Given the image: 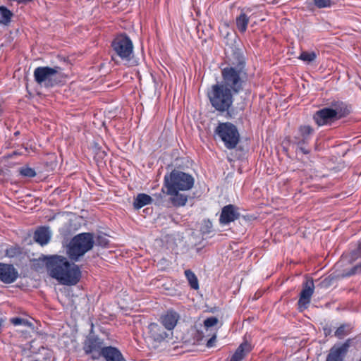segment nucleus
<instances>
[{"mask_svg":"<svg viewBox=\"0 0 361 361\" xmlns=\"http://www.w3.org/2000/svg\"><path fill=\"white\" fill-rule=\"evenodd\" d=\"M194 181L191 175L177 170H173L164 176V186L166 189V193L171 196L170 202L174 207H180L186 204L188 195L180 192L190 190L194 185Z\"/></svg>","mask_w":361,"mask_h":361,"instance_id":"nucleus-1","label":"nucleus"},{"mask_svg":"<svg viewBox=\"0 0 361 361\" xmlns=\"http://www.w3.org/2000/svg\"><path fill=\"white\" fill-rule=\"evenodd\" d=\"M47 267L49 276L63 285H75L81 277L79 267L73 263H70L62 256L49 257L47 259Z\"/></svg>","mask_w":361,"mask_h":361,"instance_id":"nucleus-2","label":"nucleus"},{"mask_svg":"<svg viewBox=\"0 0 361 361\" xmlns=\"http://www.w3.org/2000/svg\"><path fill=\"white\" fill-rule=\"evenodd\" d=\"M231 90L219 83L213 85L207 93L212 106L217 111L224 112L231 106L233 99Z\"/></svg>","mask_w":361,"mask_h":361,"instance_id":"nucleus-3","label":"nucleus"},{"mask_svg":"<svg viewBox=\"0 0 361 361\" xmlns=\"http://www.w3.org/2000/svg\"><path fill=\"white\" fill-rule=\"evenodd\" d=\"M94 244V240L92 233H82L72 238L67 252L71 259L77 261L80 257L90 250Z\"/></svg>","mask_w":361,"mask_h":361,"instance_id":"nucleus-4","label":"nucleus"},{"mask_svg":"<svg viewBox=\"0 0 361 361\" xmlns=\"http://www.w3.org/2000/svg\"><path fill=\"white\" fill-rule=\"evenodd\" d=\"M116 56H118L125 65H134L133 44L126 35H118L111 44Z\"/></svg>","mask_w":361,"mask_h":361,"instance_id":"nucleus-5","label":"nucleus"},{"mask_svg":"<svg viewBox=\"0 0 361 361\" xmlns=\"http://www.w3.org/2000/svg\"><path fill=\"white\" fill-rule=\"evenodd\" d=\"M61 73V68L59 66H39L34 70L33 76L38 85L47 88L59 82Z\"/></svg>","mask_w":361,"mask_h":361,"instance_id":"nucleus-6","label":"nucleus"},{"mask_svg":"<svg viewBox=\"0 0 361 361\" xmlns=\"http://www.w3.org/2000/svg\"><path fill=\"white\" fill-rule=\"evenodd\" d=\"M214 133L228 149H235L240 142L238 128L230 122L219 123L214 130Z\"/></svg>","mask_w":361,"mask_h":361,"instance_id":"nucleus-7","label":"nucleus"},{"mask_svg":"<svg viewBox=\"0 0 361 361\" xmlns=\"http://www.w3.org/2000/svg\"><path fill=\"white\" fill-rule=\"evenodd\" d=\"M243 74L245 73L241 68H224L221 71L222 81L219 84L228 88V90H231V92L234 94H238L243 89Z\"/></svg>","mask_w":361,"mask_h":361,"instance_id":"nucleus-8","label":"nucleus"},{"mask_svg":"<svg viewBox=\"0 0 361 361\" xmlns=\"http://www.w3.org/2000/svg\"><path fill=\"white\" fill-rule=\"evenodd\" d=\"M313 133L314 129L310 126H300L299 127L298 134L293 137L292 140V145L295 147L297 154H308L310 153L308 145Z\"/></svg>","mask_w":361,"mask_h":361,"instance_id":"nucleus-9","label":"nucleus"},{"mask_svg":"<svg viewBox=\"0 0 361 361\" xmlns=\"http://www.w3.org/2000/svg\"><path fill=\"white\" fill-rule=\"evenodd\" d=\"M360 255L361 242L357 250L353 251L350 255L342 256L341 260L338 262L337 265L339 267L350 266V267H346L343 270L342 276H350L361 272V259L356 262L355 264H353Z\"/></svg>","mask_w":361,"mask_h":361,"instance_id":"nucleus-10","label":"nucleus"},{"mask_svg":"<svg viewBox=\"0 0 361 361\" xmlns=\"http://www.w3.org/2000/svg\"><path fill=\"white\" fill-rule=\"evenodd\" d=\"M339 113L340 111L338 109L326 107L316 111L313 119L319 126L331 124L341 118V116H338Z\"/></svg>","mask_w":361,"mask_h":361,"instance_id":"nucleus-11","label":"nucleus"},{"mask_svg":"<svg viewBox=\"0 0 361 361\" xmlns=\"http://www.w3.org/2000/svg\"><path fill=\"white\" fill-rule=\"evenodd\" d=\"M314 284L312 279H307L302 283V288L298 302V308L302 311L307 308L314 293Z\"/></svg>","mask_w":361,"mask_h":361,"instance_id":"nucleus-12","label":"nucleus"},{"mask_svg":"<svg viewBox=\"0 0 361 361\" xmlns=\"http://www.w3.org/2000/svg\"><path fill=\"white\" fill-rule=\"evenodd\" d=\"M103 341L97 336H90L85 342L84 350L87 354H92L93 359L101 357Z\"/></svg>","mask_w":361,"mask_h":361,"instance_id":"nucleus-13","label":"nucleus"},{"mask_svg":"<svg viewBox=\"0 0 361 361\" xmlns=\"http://www.w3.org/2000/svg\"><path fill=\"white\" fill-rule=\"evenodd\" d=\"M350 339L339 345H334L329 350L326 361H343L350 346Z\"/></svg>","mask_w":361,"mask_h":361,"instance_id":"nucleus-14","label":"nucleus"},{"mask_svg":"<svg viewBox=\"0 0 361 361\" xmlns=\"http://www.w3.org/2000/svg\"><path fill=\"white\" fill-rule=\"evenodd\" d=\"M18 277V271L12 264L0 262V281L11 283Z\"/></svg>","mask_w":361,"mask_h":361,"instance_id":"nucleus-15","label":"nucleus"},{"mask_svg":"<svg viewBox=\"0 0 361 361\" xmlns=\"http://www.w3.org/2000/svg\"><path fill=\"white\" fill-rule=\"evenodd\" d=\"M239 216L240 214L238 212V208L233 204H228L221 209L219 223L221 225H227L238 219Z\"/></svg>","mask_w":361,"mask_h":361,"instance_id":"nucleus-16","label":"nucleus"},{"mask_svg":"<svg viewBox=\"0 0 361 361\" xmlns=\"http://www.w3.org/2000/svg\"><path fill=\"white\" fill-rule=\"evenodd\" d=\"M179 319L180 315L178 312L173 310H169L161 316L160 322L166 329L171 331L176 327Z\"/></svg>","mask_w":361,"mask_h":361,"instance_id":"nucleus-17","label":"nucleus"},{"mask_svg":"<svg viewBox=\"0 0 361 361\" xmlns=\"http://www.w3.org/2000/svg\"><path fill=\"white\" fill-rule=\"evenodd\" d=\"M149 337L156 342H161L168 337V334L163 328L156 323H151L148 326Z\"/></svg>","mask_w":361,"mask_h":361,"instance_id":"nucleus-18","label":"nucleus"},{"mask_svg":"<svg viewBox=\"0 0 361 361\" xmlns=\"http://www.w3.org/2000/svg\"><path fill=\"white\" fill-rule=\"evenodd\" d=\"M101 356L104 357L106 361H126L121 353L114 347H104L102 349Z\"/></svg>","mask_w":361,"mask_h":361,"instance_id":"nucleus-19","label":"nucleus"},{"mask_svg":"<svg viewBox=\"0 0 361 361\" xmlns=\"http://www.w3.org/2000/svg\"><path fill=\"white\" fill-rule=\"evenodd\" d=\"M51 233L48 228L40 227L34 233L35 240L41 245H47L50 240Z\"/></svg>","mask_w":361,"mask_h":361,"instance_id":"nucleus-20","label":"nucleus"},{"mask_svg":"<svg viewBox=\"0 0 361 361\" xmlns=\"http://www.w3.org/2000/svg\"><path fill=\"white\" fill-rule=\"evenodd\" d=\"M250 350V345L247 342L243 343L232 355L230 361H241Z\"/></svg>","mask_w":361,"mask_h":361,"instance_id":"nucleus-21","label":"nucleus"},{"mask_svg":"<svg viewBox=\"0 0 361 361\" xmlns=\"http://www.w3.org/2000/svg\"><path fill=\"white\" fill-rule=\"evenodd\" d=\"M152 202V198L145 193H140L135 198L133 207L136 209H139L142 207L149 204Z\"/></svg>","mask_w":361,"mask_h":361,"instance_id":"nucleus-22","label":"nucleus"},{"mask_svg":"<svg viewBox=\"0 0 361 361\" xmlns=\"http://www.w3.org/2000/svg\"><path fill=\"white\" fill-rule=\"evenodd\" d=\"M249 23V17L245 13H241L235 19L236 27L241 33H245Z\"/></svg>","mask_w":361,"mask_h":361,"instance_id":"nucleus-23","label":"nucleus"},{"mask_svg":"<svg viewBox=\"0 0 361 361\" xmlns=\"http://www.w3.org/2000/svg\"><path fill=\"white\" fill-rule=\"evenodd\" d=\"M13 17V13L4 6H0V25H8Z\"/></svg>","mask_w":361,"mask_h":361,"instance_id":"nucleus-24","label":"nucleus"},{"mask_svg":"<svg viewBox=\"0 0 361 361\" xmlns=\"http://www.w3.org/2000/svg\"><path fill=\"white\" fill-rule=\"evenodd\" d=\"M185 275L190 287L194 290H197L199 288V283L195 274L191 270L187 269L185 271Z\"/></svg>","mask_w":361,"mask_h":361,"instance_id":"nucleus-25","label":"nucleus"},{"mask_svg":"<svg viewBox=\"0 0 361 361\" xmlns=\"http://www.w3.org/2000/svg\"><path fill=\"white\" fill-rule=\"evenodd\" d=\"M38 353L42 357L39 361H54V353L51 349L42 347Z\"/></svg>","mask_w":361,"mask_h":361,"instance_id":"nucleus-26","label":"nucleus"},{"mask_svg":"<svg viewBox=\"0 0 361 361\" xmlns=\"http://www.w3.org/2000/svg\"><path fill=\"white\" fill-rule=\"evenodd\" d=\"M352 327L350 324H343L335 331V336L339 339L344 338L350 334Z\"/></svg>","mask_w":361,"mask_h":361,"instance_id":"nucleus-27","label":"nucleus"},{"mask_svg":"<svg viewBox=\"0 0 361 361\" xmlns=\"http://www.w3.org/2000/svg\"><path fill=\"white\" fill-rule=\"evenodd\" d=\"M22 254V249L18 245L10 246L6 250V255L10 258L18 257Z\"/></svg>","mask_w":361,"mask_h":361,"instance_id":"nucleus-28","label":"nucleus"},{"mask_svg":"<svg viewBox=\"0 0 361 361\" xmlns=\"http://www.w3.org/2000/svg\"><path fill=\"white\" fill-rule=\"evenodd\" d=\"M316 58L317 55L314 51H303L300 54V56L298 57V59L307 63L314 61L316 59Z\"/></svg>","mask_w":361,"mask_h":361,"instance_id":"nucleus-29","label":"nucleus"},{"mask_svg":"<svg viewBox=\"0 0 361 361\" xmlns=\"http://www.w3.org/2000/svg\"><path fill=\"white\" fill-rule=\"evenodd\" d=\"M11 322L15 326L23 325L30 327L32 329H34L33 324L31 322L25 319H22L20 317H14L11 319Z\"/></svg>","mask_w":361,"mask_h":361,"instance_id":"nucleus-30","label":"nucleus"},{"mask_svg":"<svg viewBox=\"0 0 361 361\" xmlns=\"http://www.w3.org/2000/svg\"><path fill=\"white\" fill-rule=\"evenodd\" d=\"M203 234H209L212 231V223L209 220H204L200 228Z\"/></svg>","mask_w":361,"mask_h":361,"instance_id":"nucleus-31","label":"nucleus"},{"mask_svg":"<svg viewBox=\"0 0 361 361\" xmlns=\"http://www.w3.org/2000/svg\"><path fill=\"white\" fill-rule=\"evenodd\" d=\"M20 173L22 176L28 177V178H32L36 176L35 171L30 167H23L21 168L20 170Z\"/></svg>","mask_w":361,"mask_h":361,"instance_id":"nucleus-32","label":"nucleus"},{"mask_svg":"<svg viewBox=\"0 0 361 361\" xmlns=\"http://www.w3.org/2000/svg\"><path fill=\"white\" fill-rule=\"evenodd\" d=\"M218 323V319L215 317H211L204 320V324L206 328L215 326Z\"/></svg>","mask_w":361,"mask_h":361,"instance_id":"nucleus-33","label":"nucleus"},{"mask_svg":"<svg viewBox=\"0 0 361 361\" xmlns=\"http://www.w3.org/2000/svg\"><path fill=\"white\" fill-rule=\"evenodd\" d=\"M314 4L319 8H326L331 6V0H314Z\"/></svg>","mask_w":361,"mask_h":361,"instance_id":"nucleus-34","label":"nucleus"},{"mask_svg":"<svg viewBox=\"0 0 361 361\" xmlns=\"http://www.w3.org/2000/svg\"><path fill=\"white\" fill-rule=\"evenodd\" d=\"M94 243L97 245L105 247L108 245L109 240L105 236L98 235Z\"/></svg>","mask_w":361,"mask_h":361,"instance_id":"nucleus-35","label":"nucleus"},{"mask_svg":"<svg viewBox=\"0 0 361 361\" xmlns=\"http://www.w3.org/2000/svg\"><path fill=\"white\" fill-rule=\"evenodd\" d=\"M216 340V336H213L207 343V347L211 348L213 346L214 343Z\"/></svg>","mask_w":361,"mask_h":361,"instance_id":"nucleus-36","label":"nucleus"},{"mask_svg":"<svg viewBox=\"0 0 361 361\" xmlns=\"http://www.w3.org/2000/svg\"><path fill=\"white\" fill-rule=\"evenodd\" d=\"M330 283L331 279H325L321 282L320 285L322 287H327L330 285Z\"/></svg>","mask_w":361,"mask_h":361,"instance_id":"nucleus-37","label":"nucleus"},{"mask_svg":"<svg viewBox=\"0 0 361 361\" xmlns=\"http://www.w3.org/2000/svg\"><path fill=\"white\" fill-rule=\"evenodd\" d=\"M18 3L30 2L32 0H16Z\"/></svg>","mask_w":361,"mask_h":361,"instance_id":"nucleus-38","label":"nucleus"},{"mask_svg":"<svg viewBox=\"0 0 361 361\" xmlns=\"http://www.w3.org/2000/svg\"><path fill=\"white\" fill-rule=\"evenodd\" d=\"M2 325V320L0 319V327Z\"/></svg>","mask_w":361,"mask_h":361,"instance_id":"nucleus-39","label":"nucleus"},{"mask_svg":"<svg viewBox=\"0 0 361 361\" xmlns=\"http://www.w3.org/2000/svg\"><path fill=\"white\" fill-rule=\"evenodd\" d=\"M360 361H361V359L360 360Z\"/></svg>","mask_w":361,"mask_h":361,"instance_id":"nucleus-40","label":"nucleus"}]
</instances>
